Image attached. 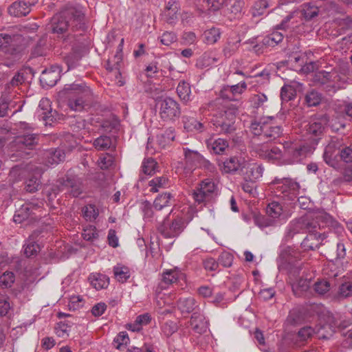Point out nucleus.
Returning a JSON list of instances; mask_svg holds the SVG:
<instances>
[{"instance_id":"obj_1","label":"nucleus","mask_w":352,"mask_h":352,"mask_svg":"<svg viewBox=\"0 0 352 352\" xmlns=\"http://www.w3.org/2000/svg\"><path fill=\"white\" fill-rule=\"evenodd\" d=\"M283 147V153L278 147H270L265 144H254L253 148L259 157L265 160L275 163L283 159V161L287 164L301 162L315 149L314 146L304 144L299 140L285 142Z\"/></svg>"},{"instance_id":"obj_2","label":"nucleus","mask_w":352,"mask_h":352,"mask_svg":"<svg viewBox=\"0 0 352 352\" xmlns=\"http://www.w3.org/2000/svg\"><path fill=\"white\" fill-rule=\"evenodd\" d=\"M283 200H272L266 207L267 216L254 215V222L261 229L276 227L285 222L291 217V204Z\"/></svg>"},{"instance_id":"obj_3","label":"nucleus","mask_w":352,"mask_h":352,"mask_svg":"<svg viewBox=\"0 0 352 352\" xmlns=\"http://www.w3.org/2000/svg\"><path fill=\"white\" fill-rule=\"evenodd\" d=\"M301 254L296 250H290L288 257L280 268L285 270L289 276V283L292 286L295 296H301L309 288L310 282L300 277L302 262L300 261Z\"/></svg>"},{"instance_id":"obj_4","label":"nucleus","mask_w":352,"mask_h":352,"mask_svg":"<svg viewBox=\"0 0 352 352\" xmlns=\"http://www.w3.org/2000/svg\"><path fill=\"white\" fill-rule=\"evenodd\" d=\"M60 99L65 100L68 107L74 111H82L92 100L91 89L83 83L65 85L58 93Z\"/></svg>"},{"instance_id":"obj_5","label":"nucleus","mask_w":352,"mask_h":352,"mask_svg":"<svg viewBox=\"0 0 352 352\" xmlns=\"http://www.w3.org/2000/svg\"><path fill=\"white\" fill-rule=\"evenodd\" d=\"M83 14L73 8L61 10L54 14L46 25L47 32L58 36L64 34L69 28H74V23H80Z\"/></svg>"},{"instance_id":"obj_6","label":"nucleus","mask_w":352,"mask_h":352,"mask_svg":"<svg viewBox=\"0 0 352 352\" xmlns=\"http://www.w3.org/2000/svg\"><path fill=\"white\" fill-rule=\"evenodd\" d=\"M272 185L275 195L285 201H291L289 203L291 206L296 201L300 208L305 209L307 207L308 199L306 197L298 198L300 185L296 182L290 178L275 177L272 182Z\"/></svg>"},{"instance_id":"obj_7","label":"nucleus","mask_w":352,"mask_h":352,"mask_svg":"<svg viewBox=\"0 0 352 352\" xmlns=\"http://www.w3.org/2000/svg\"><path fill=\"white\" fill-rule=\"evenodd\" d=\"M273 120V117H266L259 121H254L250 124V131L254 135L260 136L261 140H274L282 135L283 128L274 123Z\"/></svg>"},{"instance_id":"obj_8","label":"nucleus","mask_w":352,"mask_h":352,"mask_svg":"<svg viewBox=\"0 0 352 352\" xmlns=\"http://www.w3.org/2000/svg\"><path fill=\"white\" fill-rule=\"evenodd\" d=\"M217 195V187L210 179L203 180L193 190L192 197L198 204L210 202Z\"/></svg>"},{"instance_id":"obj_9","label":"nucleus","mask_w":352,"mask_h":352,"mask_svg":"<svg viewBox=\"0 0 352 352\" xmlns=\"http://www.w3.org/2000/svg\"><path fill=\"white\" fill-rule=\"evenodd\" d=\"M329 122L327 116H322L312 118L306 126V133L309 135V139L312 141L311 146L315 147L321 139Z\"/></svg>"},{"instance_id":"obj_10","label":"nucleus","mask_w":352,"mask_h":352,"mask_svg":"<svg viewBox=\"0 0 352 352\" xmlns=\"http://www.w3.org/2000/svg\"><path fill=\"white\" fill-rule=\"evenodd\" d=\"M160 115L165 121H174L179 118L181 109L179 103L174 99L167 97L162 100L160 103Z\"/></svg>"},{"instance_id":"obj_11","label":"nucleus","mask_w":352,"mask_h":352,"mask_svg":"<svg viewBox=\"0 0 352 352\" xmlns=\"http://www.w3.org/2000/svg\"><path fill=\"white\" fill-rule=\"evenodd\" d=\"M37 143L36 136L35 134L28 133L23 136L18 137L15 140L13 148H15L17 157H25L30 154V151L33 150Z\"/></svg>"},{"instance_id":"obj_12","label":"nucleus","mask_w":352,"mask_h":352,"mask_svg":"<svg viewBox=\"0 0 352 352\" xmlns=\"http://www.w3.org/2000/svg\"><path fill=\"white\" fill-rule=\"evenodd\" d=\"M212 122L216 129L222 133H230L235 129V116L230 111L219 113L212 119Z\"/></svg>"},{"instance_id":"obj_13","label":"nucleus","mask_w":352,"mask_h":352,"mask_svg":"<svg viewBox=\"0 0 352 352\" xmlns=\"http://www.w3.org/2000/svg\"><path fill=\"white\" fill-rule=\"evenodd\" d=\"M342 140L338 137H333L326 146L323 154L324 160L331 166L336 164L342 145Z\"/></svg>"},{"instance_id":"obj_14","label":"nucleus","mask_w":352,"mask_h":352,"mask_svg":"<svg viewBox=\"0 0 352 352\" xmlns=\"http://www.w3.org/2000/svg\"><path fill=\"white\" fill-rule=\"evenodd\" d=\"M338 75L335 72H328L324 70L316 72L313 78V82L316 85L323 86L327 91H335L336 78Z\"/></svg>"},{"instance_id":"obj_15","label":"nucleus","mask_w":352,"mask_h":352,"mask_svg":"<svg viewBox=\"0 0 352 352\" xmlns=\"http://www.w3.org/2000/svg\"><path fill=\"white\" fill-rule=\"evenodd\" d=\"M56 112H52L51 102L49 99L43 98L38 104L36 115L39 120H42L45 125H52L56 120L54 116Z\"/></svg>"},{"instance_id":"obj_16","label":"nucleus","mask_w":352,"mask_h":352,"mask_svg":"<svg viewBox=\"0 0 352 352\" xmlns=\"http://www.w3.org/2000/svg\"><path fill=\"white\" fill-rule=\"evenodd\" d=\"M185 228V222L182 218L175 219L171 225L166 226L165 224L160 227L159 230L162 235L166 239H172L178 236Z\"/></svg>"},{"instance_id":"obj_17","label":"nucleus","mask_w":352,"mask_h":352,"mask_svg":"<svg viewBox=\"0 0 352 352\" xmlns=\"http://www.w3.org/2000/svg\"><path fill=\"white\" fill-rule=\"evenodd\" d=\"M245 160L243 157H230L221 163H219L221 171L223 173H234L245 166Z\"/></svg>"},{"instance_id":"obj_18","label":"nucleus","mask_w":352,"mask_h":352,"mask_svg":"<svg viewBox=\"0 0 352 352\" xmlns=\"http://www.w3.org/2000/svg\"><path fill=\"white\" fill-rule=\"evenodd\" d=\"M308 223L305 219H298L291 221L285 228V240H291L294 235L298 233L305 232L308 230Z\"/></svg>"},{"instance_id":"obj_19","label":"nucleus","mask_w":352,"mask_h":352,"mask_svg":"<svg viewBox=\"0 0 352 352\" xmlns=\"http://www.w3.org/2000/svg\"><path fill=\"white\" fill-rule=\"evenodd\" d=\"M206 145L210 153L216 155H223L228 148L229 142L223 138L212 137L206 140Z\"/></svg>"},{"instance_id":"obj_20","label":"nucleus","mask_w":352,"mask_h":352,"mask_svg":"<svg viewBox=\"0 0 352 352\" xmlns=\"http://www.w3.org/2000/svg\"><path fill=\"white\" fill-rule=\"evenodd\" d=\"M36 1L26 3L23 1L14 2L8 8V12L10 15L20 17L25 16L31 11V7L36 3Z\"/></svg>"},{"instance_id":"obj_21","label":"nucleus","mask_w":352,"mask_h":352,"mask_svg":"<svg viewBox=\"0 0 352 352\" xmlns=\"http://www.w3.org/2000/svg\"><path fill=\"white\" fill-rule=\"evenodd\" d=\"M190 324L194 331L199 334L206 332L208 328V321L203 314L198 311L192 314Z\"/></svg>"},{"instance_id":"obj_22","label":"nucleus","mask_w":352,"mask_h":352,"mask_svg":"<svg viewBox=\"0 0 352 352\" xmlns=\"http://www.w3.org/2000/svg\"><path fill=\"white\" fill-rule=\"evenodd\" d=\"M60 72L58 66H55L52 69L44 70L40 77L43 86H54L60 78Z\"/></svg>"},{"instance_id":"obj_23","label":"nucleus","mask_w":352,"mask_h":352,"mask_svg":"<svg viewBox=\"0 0 352 352\" xmlns=\"http://www.w3.org/2000/svg\"><path fill=\"white\" fill-rule=\"evenodd\" d=\"M327 238V235L319 233H310L301 243V246L305 250H314L318 248L322 241Z\"/></svg>"},{"instance_id":"obj_24","label":"nucleus","mask_w":352,"mask_h":352,"mask_svg":"<svg viewBox=\"0 0 352 352\" xmlns=\"http://www.w3.org/2000/svg\"><path fill=\"white\" fill-rule=\"evenodd\" d=\"M183 152L185 164L189 169L199 167L201 160H202L203 155L197 151L189 149L187 147L183 148Z\"/></svg>"},{"instance_id":"obj_25","label":"nucleus","mask_w":352,"mask_h":352,"mask_svg":"<svg viewBox=\"0 0 352 352\" xmlns=\"http://www.w3.org/2000/svg\"><path fill=\"white\" fill-rule=\"evenodd\" d=\"M179 10V6L178 2L176 0H169L163 12L164 20L170 24L175 23L177 20Z\"/></svg>"},{"instance_id":"obj_26","label":"nucleus","mask_w":352,"mask_h":352,"mask_svg":"<svg viewBox=\"0 0 352 352\" xmlns=\"http://www.w3.org/2000/svg\"><path fill=\"white\" fill-rule=\"evenodd\" d=\"M44 157L47 166L56 165L65 160V151L60 148L50 149L44 153Z\"/></svg>"},{"instance_id":"obj_27","label":"nucleus","mask_w":352,"mask_h":352,"mask_svg":"<svg viewBox=\"0 0 352 352\" xmlns=\"http://www.w3.org/2000/svg\"><path fill=\"white\" fill-rule=\"evenodd\" d=\"M91 285L96 290L107 288L109 284V278L100 273H91L88 277Z\"/></svg>"},{"instance_id":"obj_28","label":"nucleus","mask_w":352,"mask_h":352,"mask_svg":"<svg viewBox=\"0 0 352 352\" xmlns=\"http://www.w3.org/2000/svg\"><path fill=\"white\" fill-rule=\"evenodd\" d=\"M184 278V274L182 272L178 267H175L173 269L166 270L163 272L162 283L166 285H170Z\"/></svg>"},{"instance_id":"obj_29","label":"nucleus","mask_w":352,"mask_h":352,"mask_svg":"<svg viewBox=\"0 0 352 352\" xmlns=\"http://www.w3.org/2000/svg\"><path fill=\"white\" fill-rule=\"evenodd\" d=\"M35 208V206H32L31 204H25L21 208L16 211L15 214L14 215V221L15 223H21L27 220L29 218L33 219L32 217L33 214V210Z\"/></svg>"},{"instance_id":"obj_30","label":"nucleus","mask_w":352,"mask_h":352,"mask_svg":"<svg viewBox=\"0 0 352 352\" xmlns=\"http://www.w3.org/2000/svg\"><path fill=\"white\" fill-rule=\"evenodd\" d=\"M175 139V130L168 128L163 133L157 135V144L160 148H164L168 146Z\"/></svg>"},{"instance_id":"obj_31","label":"nucleus","mask_w":352,"mask_h":352,"mask_svg":"<svg viewBox=\"0 0 352 352\" xmlns=\"http://www.w3.org/2000/svg\"><path fill=\"white\" fill-rule=\"evenodd\" d=\"M169 179L166 176L155 177L148 182L150 191L152 192H157L162 189L169 187Z\"/></svg>"},{"instance_id":"obj_32","label":"nucleus","mask_w":352,"mask_h":352,"mask_svg":"<svg viewBox=\"0 0 352 352\" xmlns=\"http://www.w3.org/2000/svg\"><path fill=\"white\" fill-rule=\"evenodd\" d=\"M115 278L120 283L126 282L130 277L129 268L122 264H117L113 269Z\"/></svg>"},{"instance_id":"obj_33","label":"nucleus","mask_w":352,"mask_h":352,"mask_svg":"<svg viewBox=\"0 0 352 352\" xmlns=\"http://www.w3.org/2000/svg\"><path fill=\"white\" fill-rule=\"evenodd\" d=\"M221 32L219 28H212L206 30L203 34V41L208 45H213L221 38Z\"/></svg>"},{"instance_id":"obj_34","label":"nucleus","mask_w":352,"mask_h":352,"mask_svg":"<svg viewBox=\"0 0 352 352\" xmlns=\"http://www.w3.org/2000/svg\"><path fill=\"white\" fill-rule=\"evenodd\" d=\"M264 167L261 164H250L246 173V177L252 182H256L260 179L263 175Z\"/></svg>"},{"instance_id":"obj_35","label":"nucleus","mask_w":352,"mask_h":352,"mask_svg":"<svg viewBox=\"0 0 352 352\" xmlns=\"http://www.w3.org/2000/svg\"><path fill=\"white\" fill-rule=\"evenodd\" d=\"M41 170L36 169V173L26 180L25 189L27 192H34L38 190L41 185Z\"/></svg>"},{"instance_id":"obj_36","label":"nucleus","mask_w":352,"mask_h":352,"mask_svg":"<svg viewBox=\"0 0 352 352\" xmlns=\"http://www.w3.org/2000/svg\"><path fill=\"white\" fill-rule=\"evenodd\" d=\"M178 307L182 313H190L197 307V302L193 298H181L178 301Z\"/></svg>"},{"instance_id":"obj_37","label":"nucleus","mask_w":352,"mask_h":352,"mask_svg":"<svg viewBox=\"0 0 352 352\" xmlns=\"http://www.w3.org/2000/svg\"><path fill=\"white\" fill-rule=\"evenodd\" d=\"M318 7L312 3H304L301 6V13L307 21L318 16Z\"/></svg>"},{"instance_id":"obj_38","label":"nucleus","mask_w":352,"mask_h":352,"mask_svg":"<svg viewBox=\"0 0 352 352\" xmlns=\"http://www.w3.org/2000/svg\"><path fill=\"white\" fill-rule=\"evenodd\" d=\"M21 36L19 34L10 35L6 33L0 34V48H6L8 47H12L14 46V43L19 41Z\"/></svg>"},{"instance_id":"obj_39","label":"nucleus","mask_w":352,"mask_h":352,"mask_svg":"<svg viewBox=\"0 0 352 352\" xmlns=\"http://www.w3.org/2000/svg\"><path fill=\"white\" fill-rule=\"evenodd\" d=\"M183 121L184 128L188 131L201 132L204 129V124L194 118L184 117Z\"/></svg>"},{"instance_id":"obj_40","label":"nucleus","mask_w":352,"mask_h":352,"mask_svg":"<svg viewBox=\"0 0 352 352\" xmlns=\"http://www.w3.org/2000/svg\"><path fill=\"white\" fill-rule=\"evenodd\" d=\"M177 93L182 100L188 102L191 94L190 85L184 80L179 82L177 87Z\"/></svg>"},{"instance_id":"obj_41","label":"nucleus","mask_w":352,"mask_h":352,"mask_svg":"<svg viewBox=\"0 0 352 352\" xmlns=\"http://www.w3.org/2000/svg\"><path fill=\"white\" fill-rule=\"evenodd\" d=\"M172 195L169 192H166L157 196L153 203L154 208L157 210H161L164 208L170 206Z\"/></svg>"},{"instance_id":"obj_42","label":"nucleus","mask_w":352,"mask_h":352,"mask_svg":"<svg viewBox=\"0 0 352 352\" xmlns=\"http://www.w3.org/2000/svg\"><path fill=\"white\" fill-rule=\"evenodd\" d=\"M82 216L87 221H94L98 217V209L94 204H88L82 209Z\"/></svg>"},{"instance_id":"obj_43","label":"nucleus","mask_w":352,"mask_h":352,"mask_svg":"<svg viewBox=\"0 0 352 352\" xmlns=\"http://www.w3.org/2000/svg\"><path fill=\"white\" fill-rule=\"evenodd\" d=\"M157 162L153 158L144 159L142 164V170L145 175H152L157 171Z\"/></svg>"},{"instance_id":"obj_44","label":"nucleus","mask_w":352,"mask_h":352,"mask_svg":"<svg viewBox=\"0 0 352 352\" xmlns=\"http://www.w3.org/2000/svg\"><path fill=\"white\" fill-rule=\"evenodd\" d=\"M94 146L98 151H106L109 149L112 141L110 137L107 135H101L94 141Z\"/></svg>"},{"instance_id":"obj_45","label":"nucleus","mask_w":352,"mask_h":352,"mask_svg":"<svg viewBox=\"0 0 352 352\" xmlns=\"http://www.w3.org/2000/svg\"><path fill=\"white\" fill-rule=\"evenodd\" d=\"M39 250V245L31 238L28 239L23 245L24 254L27 257L34 256Z\"/></svg>"},{"instance_id":"obj_46","label":"nucleus","mask_w":352,"mask_h":352,"mask_svg":"<svg viewBox=\"0 0 352 352\" xmlns=\"http://www.w3.org/2000/svg\"><path fill=\"white\" fill-rule=\"evenodd\" d=\"M283 39V34L278 32L274 31L263 39V43L265 45L274 46L280 43Z\"/></svg>"},{"instance_id":"obj_47","label":"nucleus","mask_w":352,"mask_h":352,"mask_svg":"<svg viewBox=\"0 0 352 352\" xmlns=\"http://www.w3.org/2000/svg\"><path fill=\"white\" fill-rule=\"evenodd\" d=\"M27 74L28 73L26 71L20 70L12 78L11 80L8 84V87L10 88V87H14L22 85L27 79Z\"/></svg>"},{"instance_id":"obj_48","label":"nucleus","mask_w":352,"mask_h":352,"mask_svg":"<svg viewBox=\"0 0 352 352\" xmlns=\"http://www.w3.org/2000/svg\"><path fill=\"white\" fill-rule=\"evenodd\" d=\"M267 101V97L263 93L254 94L250 98L251 105L256 109L264 107V104Z\"/></svg>"},{"instance_id":"obj_49","label":"nucleus","mask_w":352,"mask_h":352,"mask_svg":"<svg viewBox=\"0 0 352 352\" xmlns=\"http://www.w3.org/2000/svg\"><path fill=\"white\" fill-rule=\"evenodd\" d=\"M129 342L128 333L126 331L120 332L113 339V345L116 349L120 350Z\"/></svg>"},{"instance_id":"obj_50","label":"nucleus","mask_w":352,"mask_h":352,"mask_svg":"<svg viewBox=\"0 0 352 352\" xmlns=\"http://www.w3.org/2000/svg\"><path fill=\"white\" fill-rule=\"evenodd\" d=\"M333 330L327 324L318 327L315 329V334L319 339H329L333 336Z\"/></svg>"},{"instance_id":"obj_51","label":"nucleus","mask_w":352,"mask_h":352,"mask_svg":"<svg viewBox=\"0 0 352 352\" xmlns=\"http://www.w3.org/2000/svg\"><path fill=\"white\" fill-rule=\"evenodd\" d=\"M305 101L309 107L316 106L321 101V95L314 90L310 91L305 96Z\"/></svg>"},{"instance_id":"obj_52","label":"nucleus","mask_w":352,"mask_h":352,"mask_svg":"<svg viewBox=\"0 0 352 352\" xmlns=\"http://www.w3.org/2000/svg\"><path fill=\"white\" fill-rule=\"evenodd\" d=\"M177 324L175 322L171 320L166 321L162 324L161 327L162 333L166 337L172 336L177 331Z\"/></svg>"},{"instance_id":"obj_53","label":"nucleus","mask_w":352,"mask_h":352,"mask_svg":"<svg viewBox=\"0 0 352 352\" xmlns=\"http://www.w3.org/2000/svg\"><path fill=\"white\" fill-rule=\"evenodd\" d=\"M295 89L291 85H285L280 90V98L283 102H288L295 97Z\"/></svg>"},{"instance_id":"obj_54","label":"nucleus","mask_w":352,"mask_h":352,"mask_svg":"<svg viewBox=\"0 0 352 352\" xmlns=\"http://www.w3.org/2000/svg\"><path fill=\"white\" fill-rule=\"evenodd\" d=\"M69 331L70 327L65 322H60L55 327V333L60 338H67Z\"/></svg>"},{"instance_id":"obj_55","label":"nucleus","mask_w":352,"mask_h":352,"mask_svg":"<svg viewBox=\"0 0 352 352\" xmlns=\"http://www.w3.org/2000/svg\"><path fill=\"white\" fill-rule=\"evenodd\" d=\"M82 236L85 240L93 241L98 237V233L95 226H89L83 229Z\"/></svg>"},{"instance_id":"obj_56","label":"nucleus","mask_w":352,"mask_h":352,"mask_svg":"<svg viewBox=\"0 0 352 352\" xmlns=\"http://www.w3.org/2000/svg\"><path fill=\"white\" fill-rule=\"evenodd\" d=\"M339 158L346 163L352 162V148L344 145L342 142Z\"/></svg>"},{"instance_id":"obj_57","label":"nucleus","mask_w":352,"mask_h":352,"mask_svg":"<svg viewBox=\"0 0 352 352\" xmlns=\"http://www.w3.org/2000/svg\"><path fill=\"white\" fill-rule=\"evenodd\" d=\"M14 282V274L13 272H4L0 277V285L6 288L10 287Z\"/></svg>"},{"instance_id":"obj_58","label":"nucleus","mask_w":352,"mask_h":352,"mask_svg":"<svg viewBox=\"0 0 352 352\" xmlns=\"http://www.w3.org/2000/svg\"><path fill=\"white\" fill-rule=\"evenodd\" d=\"M46 42L44 39H41L34 47L32 54L34 56H42L46 54L47 51Z\"/></svg>"},{"instance_id":"obj_59","label":"nucleus","mask_w":352,"mask_h":352,"mask_svg":"<svg viewBox=\"0 0 352 352\" xmlns=\"http://www.w3.org/2000/svg\"><path fill=\"white\" fill-rule=\"evenodd\" d=\"M233 262V255L228 252H223L219 256L218 263L225 267H229Z\"/></svg>"},{"instance_id":"obj_60","label":"nucleus","mask_w":352,"mask_h":352,"mask_svg":"<svg viewBox=\"0 0 352 352\" xmlns=\"http://www.w3.org/2000/svg\"><path fill=\"white\" fill-rule=\"evenodd\" d=\"M330 289V284L326 280H322L314 284V290L320 295H323Z\"/></svg>"},{"instance_id":"obj_61","label":"nucleus","mask_w":352,"mask_h":352,"mask_svg":"<svg viewBox=\"0 0 352 352\" xmlns=\"http://www.w3.org/2000/svg\"><path fill=\"white\" fill-rule=\"evenodd\" d=\"M177 41V36L173 32H166L160 36L162 44L169 46Z\"/></svg>"},{"instance_id":"obj_62","label":"nucleus","mask_w":352,"mask_h":352,"mask_svg":"<svg viewBox=\"0 0 352 352\" xmlns=\"http://www.w3.org/2000/svg\"><path fill=\"white\" fill-rule=\"evenodd\" d=\"M26 172V170L25 168L16 166L11 169L10 171V177L11 179H12L14 182L20 180L25 173Z\"/></svg>"},{"instance_id":"obj_63","label":"nucleus","mask_w":352,"mask_h":352,"mask_svg":"<svg viewBox=\"0 0 352 352\" xmlns=\"http://www.w3.org/2000/svg\"><path fill=\"white\" fill-rule=\"evenodd\" d=\"M247 89V84L245 81H241L239 83L234 85H228V89L230 90L232 97L234 98L236 94H243Z\"/></svg>"},{"instance_id":"obj_64","label":"nucleus","mask_w":352,"mask_h":352,"mask_svg":"<svg viewBox=\"0 0 352 352\" xmlns=\"http://www.w3.org/2000/svg\"><path fill=\"white\" fill-rule=\"evenodd\" d=\"M338 294L342 297H349L352 295V283L346 282L342 283L340 287Z\"/></svg>"}]
</instances>
